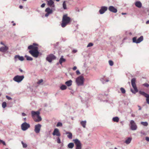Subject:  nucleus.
<instances>
[{
	"instance_id": "nucleus-27",
	"label": "nucleus",
	"mask_w": 149,
	"mask_h": 149,
	"mask_svg": "<svg viewBox=\"0 0 149 149\" xmlns=\"http://www.w3.org/2000/svg\"><path fill=\"white\" fill-rule=\"evenodd\" d=\"M132 138L130 137L128 138L125 141V143L127 144H129L131 142Z\"/></svg>"
},
{
	"instance_id": "nucleus-44",
	"label": "nucleus",
	"mask_w": 149,
	"mask_h": 149,
	"mask_svg": "<svg viewBox=\"0 0 149 149\" xmlns=\"http://www.w3.org/2000/svg\"><path fill=\"white\" fill-rule=\"evenodd\" d=\"M143 85L146 87H148L149 86V84L147 83H145L143 84Z\"/></svg>"
},
{
	"instance_id": "nucleus-26",
	"label": "nucleus",
	"mask_w": 149,
	"mask_h": 149,
	"mask_svg": "<svg viewBox=\"0 0 149 149\" xmlns=\"http://www.w3.org/2000/svg\"><path fill=\"white\" fill-rule=\"evenodd\" d=\"M37 118L34 120V121L36 122H38L42 120V118L41 117L38 115L37 116Z\"/></svg>"
},
{
	"instance_id": "nucleus-61",
	"label": "nucleus",
	"mask_w": 149,
	"mask_h": 149,
	"mask_svg": "<svg viewBox=\"0 0 149 149\" xmlns=\"http://www.w3.org/2000/svg\"><path fill=\"white\" fill-rule=\"evenodd\" d=\"M132 116L133 117H135V115L134 114H132Z\"/></svg>"
},
{
	"instance_id": "nucleus-15",
	"label": "nucleus",
	"mask_w": 149,
	"mask_h": 149,
	"mask_svg": "<svg viewBox=\"0 0 149 149\" xmlns=\"http://www.w3.org/2000/svg\"><path fill=\"white\" fill-rule=\"evenodd\" d=\"M107 7L105 6H102L101 7L99 10V13L100 14L104 13L107 10Z\"/></svg>"
},
{
	"instance_id": "nucleus-23",
	"label": "nucleus",
	"mask_w": 149,
	"mask_h": 149,
	"mask_svg": "<svg viewBox=\"0 0 149 149\" xmlns=\"http://www.w3.org/2000/svg\"><path fill=\"white\" fill-rule=\"evenodd\" d=\"M72 81L71 80L66 81L65 84L68 86H70L72 84Z\"/></svg>"
},
{
	"instance_id": "nucleus-57",
	"label": "nucleus",
	"mask_w": 149,
	"mask_h": 149,
	"mask_svg": "<svg viewBox=\"0 0 149 149\" xmlns=\"http://www.w3.org/2000/svg\"><path fill=\"white\" fill-rule=\"evenodd\" d=\"M146 24H149V20H148L146 22Z\"/></svg>"
},
{
	"instance_id": "nucleus-30",
	"label": "nucleus",
	"mask_w": 149,
	"mask_h": 149,
	"mask_svg": "<svg viewBox=\"0 0 149 149\" xmlns=\"http://www.w3.org/2000/svg\"><path fill=\"white\" fill-rule=\"evenodd\" d=\"M100 81L103 84H104L106 82H108L109 81V80L108 79H105L104 78H102L101 79Z\"/></svg>"
},
{
	"instance_id": "nucleus-38",
	"label": "nucleus",
	"mask_w": 149,
	"mask_h": 149,
	"mask_svg": "<svg viewBox=\"0 0 149 149\" xmlns=\"http://www.w3.org/2000/svg\"><path fill=\"white\" fill-rule=\"evenodd\" d=\"M62 126H63L62 123L60 122H58L56 125V126L57 127H62Z\"/></svg>"
},
{
	"instance_id": "nucleus-22",
	"label": "nucleus",
	"mask_w": 149,
	"mask_h": 149,
	"mask_svg": "<svg viewBox=\"0 0 149 149\" xmlns=\"http://www.w3.org/2000/svg\"><path fill=\"white\" fill-rule=\"evenodd\" d=\"M66 61V59L63 58V56H61L59 60V63L62 65L63 63L64 62Z\"/></svg>"
},
{
	"instance_id": "nucleus-63",
	"label": "nucleus",
	"mask_w": 149,
	"mask_h": 149,
	"mask_svg": "<svg viewBox=\"0 0 149 149\" xmlns=\"http://www.w3.org/2000/svg\"><path fill=\"white\" fill-rule=\"evenodd\" d=\"M145 10H146L147 11H148V8H146Z\"/></svg>"
},
{
	"instance_id": "nucleus-50",
	"label": "nucleus",
	"mask_w": 149,
	"mask_h": 149,
	"mask_svg": "<svg viewBox=\"0 0 149 149\" xmlns=\"http://www.w3.org/2000/svg\"><path fill=\"white\" fill-rule=\"evenodd\" d=\"M77 52V50L76 49H73L72 50V52L74 53H75Z\"/></svg>"
},
{
	"instance_id": "nucleus-53",
	"label": "nucleus",
	"mask_w": 149,
	"mask_h": 149,
	"mask_svg": "<svg viewBox=\"0 0 149 149\" xmlns=\"http://www.w3.org/2000/svg\"><path fill=\"white\" fill-rule=\"evenodd\" d=\"M138 106L139 107V110H141V107L139 105H138Z\"/></svg>"
},
{
	"instance_id": "nucleus-60",
	"label": "nucleus",
	"mask_w": 149,
	"mask_h": 149,
	"mask_svg": "<svg viewBox=\"0 0 149 149\" xmlns=\"http://www.w3.org/2000/svg\"><path fill=\"white\" fill-rule=\"evenodd\" d=\"M3 141L0 139V143H2Z\"/></svg>"
},
{
	"instance_id": "nucleus-25",
	"label": "nucleus",
	"mask_w": 149,
	"mask_h": 149,
	"mask_svg": "<svg viewBox=\"0 0 149 149\" xmlns=\"http://www.w3.org/2000/svg\"><path fill=\"white\" fill-rule=\"evenodd\" d=\"M86 121V120L82 121L80 122L81 125L84 128H85Z\"/></svg>"
},
{
	"instance_id": "nucleus-31",
	"label": "nucleus",
	"mask_w": 149,
	"mask_h": 149,
	"mask_svg": "<svg viewBox=\"0 0 149 149\" xmlns=\"http://www.w3.org/2000/svg\"><path fill=\"white\" fill-rule=\"evenodd\" d=\"M24 57L26 58V60L27 61H31L33 59V58L32 57L29 56L27 55H25Z\"/></svg>"
},
{
	"instance_id": "nucleus-59",
	"label": "nucleus",
	"mask_w": 149,
	"mask_h": 149,
	"mask_svg": "<svg viewBox=\"0 0 149 149\" xmlns=\"http://www.w3.org/2000/svg\"><path fill=\"white\" fill-rule=\"evenodd\" d=\"M122 15H126V13H121Z\"/></svg>"
},
{
	"instance_id": "nucleus-35",
	"label": "nucleus",
	"mask_w": 149,
	"mask_h": 149,
	"mask_svg": "<svg viewBox=\"0 0 149 149\" xmlns=\"http://www.w3.org/2000/svg\"><path fill=\"white\" fill-rule=\"evenodd\" d=\"M21 143L22 145V146L23 148H26L27 145V144L26 143H24L23 141H21Z\"/></svg>"
},
{
	"instance_id": "nucleus-10",
	"label": "nucleus",
	"mask_w": 149,
	"mask_h": 149,
	"mask_svg": "<svg viewBox=\"0 0 149 149\" xmlns=\"http://www.w3.org/2000/svg\"><path fill=\"white\" fill-rule=\"evenodd\" d=\"M139 93L141 95H142L146 97V101L147 104H149V95L147 94L144 91H139Z\"/></svg>"
},
{
	"instance_id": "nucleus-47",
	"label": "nucleus",
	"mask_w": 149,
	"mask_h": 149,
	"mask_svg": "<svg viewBox=\"0 0 149 149\" xmlns=\"http://www.w3.org/2000/svg\"><path fill=\"white\" fill-rule=\"evenodd\" d=\"M76 73L77 75H79L80 74V72L78 70H77L76 71Z\"/></svg>"
},
{
	"instance_id": "nucleus-1",
	"label": "nucleus",
	"mask_w": 149,
	"mask_h": 149,
	"mask_svg": "<svg viewBox=\"0 0 149 149\" xmlns=\"http://www.w3.org/2000/svg\"><path fill=\"white\" fill-rule=\"evenodd\" d=\"M71 22V18L68 16L67 14H65L63 15L61 24V26L65 27L67 25L69 24Z\"/></svg>"
},
{
	"instance_id": "nucleus-8",
	"label": "nucleus",
	"mask_w": 149,
	"mask_h": 149,
	"mask_svg": "<svg viewBox=\"0 0 149 149\" xmlns=\"http://www.w3.org/2000/svg\"><path fill=\"white\" fill-rule=\"evenodd\" d=\"M30 127V124L26 122L23 123L21 125V129L24 131L26 130Z\"/></svg>"
},
{
	"instance_id": "nucleus-33",
	"label": "nucleus",
	"mask_w": 149,
	"mask_h": 149,
	"mask_svg": "<svg viewBox=\"0 0 149 149\" xmlns=\"http://www.w3.org/2000/svg\"><path fill=\"white\" fill-rule=\"evenodd\" d=\"M60 89L62 90L66 89L67 88L66 86L64 85H62L60 87Z\"/></svg>"
},
{
	"instance_id": "nucleus-56",
	"label": "nucleus",
	"mask_w": 149,
	"mask_h": 149,
	"mask_svg": "<svg viewBox=\"0 0 149 149\" xmlns=\"http://www.w3.org/2000/svg\"><path fill=\"white\" fill-rule=\"evenodd\" d=\"M23 8V6H22V5L19 6V8L20 9H22V8Z\"/></svg>"
},
{
	"instance_id": "nucleus-34",
	"label": "nucleus",
	"mask_w": 149,
	"mask_h": 149,
	"mask_svg": "<svg viewBox=\"0 0 149 149\" xmlns=\"http://www.w3.org/2000/svg\"><path fill=\"white\" fill-rule=\"evenodd\" d=\"M141 124L145 126H147L148 125V123L147 122H141Z\"/></svg>"
},
{
	"instance_id": "nucleus-39",
	"label": "nucleus",
	"mask_w": 149,
	"mask_h": 149,
	"mask_svg": "<svg viewBox=\"0 0 149 149\" xmlns=\"http://www.w3.org/2000/svg\"><path fill=\"white\" fill-rule=\"evenodd\" d=\"M34 46L33 45H31L29 46L28 47V49H31V50H33Z\"/></svg>"
},
{
	"instance_id": "nucleus-11",
	"label": "nucleus",
	"mask_w": 149,
	"mask_h": 149,
	"mask_svg": "<svg viewBox=\"0 0 149 149\" xmlns=\"http://www.w3.org/2000/svg\"><path fill=\"white\" fill-rule=\"evenodd\" d=\"M45 11L46 13L45 15V16L46 17H47L50 14L53 13L52 9H51L49 7L47 8Z\"/></svg>"
},
{
	"instance_id": "nucleus-17",
	"label": "nucleus",
	"mask_w": 149,
	"mask_h": 149,
	"mask_svg": "<svg viewBox=\"0 0 149 149\" xmlns=\"http://www.w3.org/2000/svg\"><path fill=\"white\" fill-rule=\"evenodd\" d=\"M108 9L110 11L113 13H116L117 11V9L113 6H109Z\"/></svg>"
},
{
	"instance_id": "nucleus-43",
	"label": "nucleus",
	"mask_w": 149,
	"mask_h": 149,
	"mask_svg": "<svg viewBox=\"0 0 149 149\" xmlns=\"http://www.w3.org/2000/svg\"><path fill=\"white\" fill-rule=\"evenodd\" d=\"M93 44L92 43L90 42L89 43L87 46V47H90L93 45Z\"/></svg>"
},
{
	"instance_id": "nucleus-51",
	"label": "nucleus",
	"mask_w": 149,
	"mask_h": 149,
	"mask_svg": "<svg viewBox=\"0 0 149 149\" xmlns=\"http://www.w3.org/2000/svg\"><path fill=\"white\" fill-rule=\"evenodd\" d=\"M77 68V67L76 66H74L73 68V70H76Z\"/></svg>"
},
{
	"instance_id": "nucleus-64",
	"label": "nucleus",
	"mask_w": 149,
	"mask_h": 149,
	"mask_svg": "<svg viewBox=\"0 0 149 149\" xmlns=\"http://www.w3.org/2000/svg\"><path fill=\"white\" fill-rule=\"evenodd\" d=\"M24 120H26V118H24Z\"/></svg>"
},
{
	"instance_id": "nucleus-13",
	"label": "nucleus",
	"mask_w": 149,
	"mask_h": 149,
	"mask_svg": "<svg viewBox=\"0 0 149 149\" xmlns=\"http://www.w3.org/2000/svg\"><path fill=\"white\" fill-rule=\"evenodd\" d=\"M29 53L33 57L37 58L38 57L40 52L39 51H34L32 50H29Z\"/></svg>"
},
{
	"instance_id": "nucleus-20",
	"label": "nucleus",
	"mask_w": 149,
	"mask_h": 149,
	"mask_svg": "<svg viewBox=\"0 0 149 149\" xmlns=\"http://www.w3.org/2000/svg\"><path fill=\"white\" fill-rule=\"evenodd\" d=\"M31 114L32 117L33 118L35 116H37L38 115H39L40 112L38 111H31Z\"/></svg>"
},
{
	"instance_id": "nucleus-37",
	"label": "nucleus",
	"mask_w": 149,
	"mask_h": 149,
	"mask_svg": "<svg viewBox=\"0 0 149 149\" xmlns=\"http://www.w3.org/2000/svg\"><path fill=\"white\" fill-rule=\"evenodd\" d=\"M38 47L37 46H34L33 49V50H32L33 51H38Z\"/></svg>"
},
{
	"instance_id": "nucleus-49",
	"label": "nucleus",
	"mask_w": 149,
	"mask_h": 149,
	"mask_svg": "<svg viewBox=\"0 0 149 149\" xmlns=\"http://www.w3.org/2000/svg\"><path fill=\"white\" fill-rule=\"evenodd\" d=\"M146 140L147 141L149 142V137H146Z\"/></svg>"
},
{
	"instance_id": "nucleus-16",
	"label": "nucleus",
	"mask_w": 149,
	"mask_h": 149,
	"mask_svg": "<svg viewBox=\"0 0 149 149\" xmlns=\"http://www.w3.org/2000/svg\"><path fill=\"white\" fill-rule=\"evenodd\" d=\"M15 61H17V58H18L19 60L22 61L24 60V58L23 56H20L19 55H17L15 56L14 57Z\"/></svg>"
},
{
	"instance_id": "nucleus-36",
	"label": "nucleus",
	"mask_w": 149,
	"mask_h": 149,
	"mask_svg": "<svg viewBox=\"0 0 149 149\" xmlns=\"http://www.w3.org/2000/svg\"><path fill=\"white\" fill-rule=\"evenodd\" d=\"M120 90L121 93L123 94H125L126 92L125 89L123 87H121L120 88Z\"/></svg>"
},
{
	"instance_id": "nucleus-3",
	"label": "nucleus",
	"mask_w": 149,
	"mask_h": 149,
	"mask_svg": "<svg viewBox=\"0 0 149 149\" xmlns=\"http://www.w3.org/2000/svg\"><path fill=\"white\" fill-rule=\"evenodd\" d=\"M84 79L83 77L80 76L77 77L76 80V82L78 86H81L83 85Z\"/></svg>"
},
{
	"instance_id": "nucleus-46",
	"label": "nucleus",
	"mask_w": 149,
	"mask_h": 149,
	"mask_svg": "<svg viewBox=\"0 0 149 149\" xmlns=\"http://www.w3.org/2000/svg\"><path fill=\"white\" fill-rule=\"evenodd\" d=\"M6 97L8 100H11L12 99V98L8 96H7V95H6Z\"/></svg>"
},
{
	"instance_id": "nucleus-24",
	"label": "nucleus",
	"mask_w": 149,
	"mask_h": 149,
	"mask_svg": "<svg viewBox=\"0 0 149 149\" xmlns=\"http://www.w3.org/2000/svg\"><path fill=\"white\" fill-rule=\"evenodd\" d=\"M65 134H66L68 135H67V137L70 139H71L72 138V134L70 132H65Z\"/></svg>"
},
{
	"instance_id": "nucleus-29",
	"label": "nucleus",
	"mask_w": 149,
	"mask_h": 149,
	"mask_svg": "<svg viewBox=\"0 0 149 149\" xmlns=\"http://www.w3.org/2000/svg\"><path fill=\"white\" fill-rule=\"evenodd\" d=\"M74 144L73 143H70L68 144V147L69 148L72 149L74 147Z\"/></svg>"
},
{
	"instance_id": "nucleus-2",
	"label": "nucleus",
	"mask_w": 149,
	"mask_h": 149,
	"mask_svg": "<svg viewBox=\"0 0 149 149\" xmlns=\"http://www.w3.org/2000/svg\"><path fill=\"white\" fill-rule=\"evenodd\" d=\"M136 79L133 78L131 79V84L133 87L134 91H133L132 89H131V91L133 93L135 94L138 91V90L136 87V84L135 83Z\"/></svg>"
},
{
	"instance_id": "nucleus-28",
	"label": "nucleus",
	"mask_w": 149,
	"mask_h": 149,
	"mask_svg": "<svg viewBox=\"0 0 149 149\" xmlns=\"http://www.w3.org/2000/svg\"><path fill=\"white\" fill-rule=\"evenodd\" d=\"M112 120L114 122H118L119 121V118L117 116L113 117L112 118Z\"/></svg>"
},
{
	"instance_id": "nucleus-5",
	"label": "nucleus",
	"mask_w": 149,
	"mask_h": 149,
	"mask_svg": "<svg viewBox=\"0 0 149 149\" xmlns=\"http://www.w3.org/2000/svg\"><path fill=\"white\" fill-rule=\"evenodd\" d=\"M73 141L76 146L75 149H81V143L79 139H74Z\"/></svg>"
},
{
	"instance_id": "nucleus-18",
	"label": "nucleus",
	"mask_w": 149,
	"mask_h": 149,
	"mask_svg": "<svg viewBox=\"0 0 149 149\" xmlns=\"http://www.w3.org/2000/svg\"><path fill=\"white\" fill-rule=\"evenodd\" d=\"M8 49V48L7 46L2 47L0 48V51L2 52H5Z\"/></svg>"
},
{
	"instance_id": "nucleus-32",
	"label": "nucleus",
	"mask_w": 149,
	"mask_h": 149,
	"mask_svg": "<svg viewBox=\"0 0 149 149\" xmlns=\"http://www.w3.org/2000/svg\"><path fill=\"white\" fill-rule=\"evenodd\" d=\"M65 2L66 1H64L63 2V7L64 10H66L67 8Z\"/></svg>"
},
{
	"instance_id": "nucleus-4",
	"label": "nucleus",
	"mask_w": 149,
	"mask_h": 149,
	"mask_svg": "<svg viewBox=\"0 0 149 149\" xmlns=\"http://www.w3.org/2000/svg\"><path fill=\"white\" fill-rule=\"evenodd\" d=\"M24 76L22 75H17L13 78V80L18 83L20 82L24 79Z\"/></svg>"
},
{
	"instance_id": "nucleus-40",
	"label": "nucleus",
	"mask_w": 149,
	"mask_h": 149,
	"mask_svg": "<svg viewBox=\"0 0 149 149\" xmlns=\"http://www.w3.org/2000/svg\"><path fill=\"white\" fill-rule=\"evenodd\" d=\"M6 106V102H3L2 104V107L3 108H5Z\"/></svg>"
},
{
	"instance_id": "nucleus-21",
	"label": "nucleus",
	"mask_w": 149,
	"mask_h": 149,
	"mask_svg": "<svg viewBox=\"0 0 149 149\" xmlns=\"http://www.w3.org/2000/svg\"><path fill=\"white\" fill-rule=\"evenodd\" d=\"M134 4L135 6L138 8H140L142 7V3L141 2L139 1H137L135 2Z\"/></svg>"
},
{
	"instance_id": "nucleus-45",
	"label": "nucleus",
	"mask_w": 149,
	"mask_h": 149,
	"mask_svg": "<svg viewBox=\"0 0 149 149\" xmlns=\"http://www.w3.org/2000/svg\"><path fill=\"white\" fill-rule=\"evenodd\" d=\"M43 81V80L42 79H40V80L37 83L38 84H40Z\"/></svg>"
},
{
	"instance_id": "nucleus-62",
	"label": "nucleus",
	"mask_w": 149,
	"mask_h": 149,
	"mask_svg": "<svg viewBox=\"0 0 149 149\" xmlns=\"http://www.w3.org/2000/svg\"><path fill=\"white\" fill-rule=\"evenodd\" d=\"M15 25H16V24H15V23H13V26H15Z\"/></svg>"
},
{
	"instance_id": "nucleus-58",
	"label": "nucleus",
	"mask_w": 149,
	"mask_h": 149,
	"mask_svg": "<svg viewBox=\"0 0 149 149\" xmlns=\"http://www.w3.org/2000/svg\"><path fill=\"white\" fill-rule=\"evenodd\" d=\"M33 45L34 46H36V45H38L37 44H36V43H33V45Z\"/></svg>"
},
{
	"instance_id": "nucleus-41",
	"label": "nucleus",
	"mask_w": 149,
	"mask_h": 149,
	"mask_svg": "<svg viewBox=\"0 0 149 149\" xmlns=\"http://www.w3.org/2000/svg\"><path fill=\"white\" fill-rule=\"evenodd\" d=\"M109 65L111 66H112L113 65V62L111 61V60H109Z\"/></svg>"
},
{
	"instance_id": "nucleus-48",
	"label": "nucleus",
	"mask_w": 149,
	"mask_h": 149,
	"mask_svg": "<svg viewBox=\"0 0 149 149\" xmlns=\"http://www.w3.org/2000/svg\"><path fill=\"white\" fill-rule=\"evenodd\" d=\"M45 5V3H42L40 7L42 8H44Z\"/></svg>"
},
{
	"instance_id": "nucleus-54",
	"label": "nucleus",
	"mask_w": 149,
	"mask_h": 149,
	"mask_svg": "<svg viewBox=\"0 0 149 149\" xmlns=\"http://www.w3.org/2000/svg\"><path fill=\"white\" fill-rule=\"evenodd\" d=\"M2 143L5 146L6 145V143L4 141H3Z\"/></svg>"
},
{
	"instance_id": "nucleus-55",
	"label": "nucleus",
	"mask_w": 149,
	"mask_h": 149,
	"mask_svg": "<svg viewBox=\"0 0 149 149\" xmlns=\"http://www.w3.org/2000/svg\"><path fill=\"white\" fill-rule=\"evenodd\" d=\"M19 71L21 72H23V70L21 69V68H19Z\"/></svg>"
},
{
	"instance_id": "nucleus-6",
	"label": "nucleus",
	"mask_w": 149,
	"mask_h": 149,
	"mask_svg": "<svg viewBox=\"0 0 149 149\" xmlns=\"http://www.w3.org/2000/svg\"><path fill=\"white\" fill-rule=\"evenodd\" d=\"M143 36H141L137 39V37L136 36L132 38V41L133 43L138 44L140 43L143 41Z\"/></svg>"
},
{
	"instance_id": "nucleus-14",
	"label": "nucleus",
	"mask_w": 149,
	"mask_h": 149,
	"mask_svg": "<svg viewBox=\"0 0 149 149\" xmlns=\"http://www.w3.org/2000/svg\"><path fill=\"white\" fill-rule=\"evenodd\" d=\"M52 135L54 136H60L61 134L59 132V130L56 128H55L52 134Z\"/></svg>"
},
{
	"instance_id": "nucleus-7",
	"label": "nucleus",
	"mask_w": 149,
	"mask_h": 149,
	"mask_svg": "<svg viewBox=\"0 0 149 149\" xmlns=\"http://www.w3.org/2000/svg\"><path fill=\"white\" fill-rule=\"evenodd\" d=\"M130 128L132 130H135L137 129V126L133 120H131L130 121Z\"/></svg>"
},
{
	"instance_id": "nucleus-12",
	"label": "nucleus",
	"mask_w": 149,
	"mask_h": 149,
	"mask_svg": "<svg viewBox=\"0 0 149 149\" xmlns=\"http://www.w3.org/2000/svg\"><path fill=\"white\" fill-rule=\"evenodd\" d=\"M41 126V125L40 124H38L35 125L34 131L36 133H39Z\"/></svg>"
},
{
	"instance_id": "nucleus-42",
	"label": "nucleus",
	"mask_w": 149,
	"mask_h": 149,
	"mask_svg": "<svg viewBox=\"0 0 149 149\" xmlns=\"http://www.w3.org/2000/svg\"><path fill=\"white\" fill-rule=\"evenodd\" d=\"M57 141L58 143H61V141L59 137H57L56 138Z\"/></svg>"
},
{
	"instance_id": "nucleus-9",
	"label": "nucleus",
	"mask_w": 149,
	"mask_h": 149,
	"mask_svg": "<svg viewBox=\"0 0 149 149\" xmlns=\"http://www.w3.org/2000/svg\"><path fill=\"white\" fill-rule=\"evenodd\" d=\"M56 56L53 54H51L47 56L46 58V60L49 63H51L52 60H55L56 59Z\"/></svg>"
},
{
	"instance_id": "nucleus-19",
	"label": "nucleus",
	"mask_w": 149,
	"mask_h": 149,
	"mask_svg": "<svg viewBox=\"0 0 149 149\" xmlns=\"http://www.w3.org/2000/svg\"><path fill=\"white\" fill-rule=\"evenodd\" d=\"M47 4L49 6L52 8H54L55 7L54 2L52 0H49L47 1Z\"/></svg>"
},
{
	"instance_id": "nucleus-52",
	"label": "nucleus",
	"mask_w": 149,
	"mask_h": 149,
	"mask_svg": "<svg viewBox=\"0 0 149 149\" xmlns=\"http://www.w3.org/2000/svg\"><path fill=\"white\" fill-rule=\"evenodd\" d=\"M22 115L23 116H26V114L24 113H22Z\"/></svg>"
}]
</instances>
